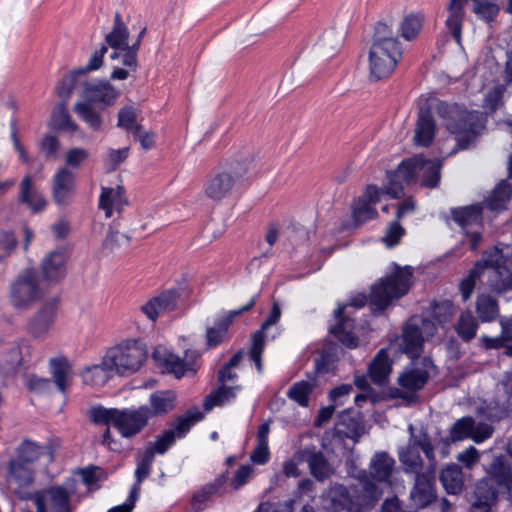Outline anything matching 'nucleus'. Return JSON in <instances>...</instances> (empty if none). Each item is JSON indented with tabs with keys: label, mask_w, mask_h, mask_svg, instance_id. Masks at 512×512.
Returning a JSON list of instances; mask_svg holds the SVG:
<instances>
[{
	"label": "nucleus",
	"mask_w": 512,
	"mask_h": 512,
	"mask_svg": "<svg viewBox=\"0 0 512 512\" xmlns=\"http://www.w3.org/2000/svg\"><path fill=\"white\" fill-rule=\"evenodd\" d=\"M437 113L446 129L455 136L457 148L450 154L467 149L486 128L483 113L469 111L457 103L441 102L437 105Z\"/></svg>",
	"instance_id": "nucleus-1"
},
{
	"label": "nucleus",
	"mask_w": 512,
	"mask_h": 512,
	"mask_svg": "<svg viewBox=\"0 0 512 512\" xmlns=\"http://www.w3.org/2000/svg\"><path fill=\"white\" fill-rule=\"evenodd\" d=\"M441 162L425 159L422 155L413 156L403 161L397 170L388 176L385 193L392 198L403 195V185L420 181L422 186L434 188L441 177Z\"/></svg>",
	"instance_id": "nucleus-2"
},
{
	"label": "nucleus",
	"mask_w": 512,
	"mask_h": 512,
	"mask_svg": "<svg viewBox=\"0 0 512 512\" xmlns=\"http://www.w3.org/2000/svg\"><path fill=\"white\" fill-rule=\"evenodd\" d=\"M401 57V43L392 27L385 22H378L369 50L370 78L378 81L390 76Z\"/></svg>",
	"instance_id": "nucleus-3"
},
{
	"label": "nucleus",
	"mask_w": 512,
	"mask_h": 512,
	"mask_svg": "<svg viewBox=\"0 0 512 512\" xmlns=\"http://www.w3.org/2000/svg\"><path fill=\"white\" fill-rule=\"evenodd\" d=\"M413 273V267L393 263L391 271L372 287L371 302L384 309L393 300L406 295L413 284Z\"/></svg>",
	"instance_id": "nucleus-4"
},
{
	"label": "nucleus",
	"mask_w": 512,
	"mask_h": 512,
	"mask_svg": "<svg viewBox=\"0 0 512 512\" xmlns=\"http://www.w3.org/2000/svg\"><path fill=\"white\" fill-rule=\"evenodd\" d=\"M380 492L370 480H364L360 486L345 487L336 484L329 491V508L335 512H360L362 507L373 504L378 500Z\"/></svg>",
	"instance_id": "nucleus-5"
},
{
	"label": "nucleus",
	"mask_w": 512,
	"mask_h": 512,
	"mask_svg": "<svg viewBox=\"0 0 512 512\" xmlns=\"http://www.w3.org/2000/svg\"><path fill=\"white\" fill-rule=\"evenodd\" d=\"M150 416L151 410L146 406H141L135 410L105 408L92 410V420L95 423L114 426L124 437H132L139 433Z\"/></svg>",
	"instance_id": "nucleus-6"
},
{
	"label": "nucleus",
	"mask_w": 512,
	"mask_h": 512,
	"mask_svg": "<svg viewBox=\"0 0 512 512\" xmlns=\"http://www.w3.org/2000/svg\"><path fill=\"white\" fill-rule=\"evenodd\" d=\"M147 355L145 345L139 340L128 339L107 351L105 365L112 367L118 375H129L141 368Z\"/></svg>",
	"instance_id": "nucleus-7"
},
{
	"label": "nucleus",
	"mask_w": 512,
	"mask_h": 512,
	"mask_svg": "<svg viewBox=\"0 0 512 512\" xmlns=\"http://www.w3.org/2000/svg\"><path fill=\"white\" fill-rule=\"evenodd\" d=\"M436 333L437 326L433 320L413 316L402 329V334L398 338L399 347L410 357H417L423 351L424 342L435 336Z\"/></svg>",
	"instance_id": "nucleus-8"
},
{
	"label": "nucleus",
	"mask_w": 512,
	"mask_h": 512,
	"mask_svg": "<svg viewBox=\"0 0 512 512\" xmlns=\"http://www.w3.org/2000/svg\"><path fill=\"white\" fill-rule=\"evenodd\" d=\"M433 369V362L429 358H423L421 362L416 363L413 367L405 369L398 377L401 388L395 389L393 396L403 399L407 403L415 402L417 400L416 391L425 386Z\"/></svg>",
	"instance_id": "nucleus-9"
},
{
	"label": "nucleus",
	"mask_w": 512,
	"mask_h": 512,
	"mask_svg": "<svg viewBox=\"0 0 512 512\" xmlns=\"http://www.w3.org/2000/svg\"><path fill=\"white\" fill-rule=\"evenodd\" d=\"M42 295L43 289L40 287L38 273L34 268L23 270L11 283L9 299L17 309L30 307Z\"/></svg>",
	"instance_id": "nucleus-10"
},
{
	"label": "nucleus",
	"mask_w": 512,
	"mask_h": 512,
	"mask_svg": "<svg viewBox=\"0 0 512 512\" xmlns=\"http://www.w3.org/2000/svg\"><path fill=\"white\" fill-rule=\"evenodd\" d=\"M238 186L239 182L236 180V176L228 173L219 165L206 176L202 192L206 199L219 204L229 199Z\"/></svg>",
	"instance_id": "nucleus-11"
},
{
	"label": "nucleus",
	"mask_w": 512,
	"mask_h": 512,
	"mask_svg": "<svg viewBox=\"0 0 512 512\" xmlns=\"http://www.w3.org/2000/svg\"><path fill=\"white\" fill-rule=\"evenodd\" d=\"M79 96L81 101L98 104L101 110H105L115 105L120 91L108 80L89 79L80 83Z\"/></svg>",
	"instance_id": "nucleus-12"
},
{
	"label": "nucleus",
	"mask_w": 512,
	"mask_h": 512,
	"mask_svg": "<svg viewBox=\"0 0 512 512\" xmlns=\"http://www.w3.org/2000/svg\"><path fill=\"white\" fill-rule=\"evenodd\" d=\"M72 494L64 487L53 485L30 495L38 512H71Z\"/></svg>",
	"instance_id": "nucleus-13"
},
{
	"label": "nucleus",
	"mask_w": 512,
	"mask_h": 512,
	"mask_svg": "<svg viewBox=\"0 0 512 512\" xmlns=\"http://www.w3.org/2000/svg\"><path fill=\"white\" fill-rule=\"evenodd\" d=\"M202 418L203 414L200 411H187L184 415L179 416L171 424V427L164 431L154 443H150L146 449H153L154 454L165 453L177 438L183 437Z\"/></svg>",
	"instance_id": "nucleus-14"
},
{
	"label": "nucleus",
	"mask_w": 512,
	"mask_h": 512,
	"mask_svg": "<svg viewBox=\"0 0 512 512\" xmlns=\"http://www.w3.org/2000/svg\"><path fill=\"white\" fill-rule=\"evenodd\" d=\"M493 428L487 423H476L472 417L458 419L451 427L449 438L452 442L471 438L476 443H481L490 438Z\"/></svg>",
	"instance_id": "nucleus-15"
},
{
	"label": "nucleus",
	"mask_w": 512,
	"mask_h": 512,
	"mask_svg": "<svg viewBox=\"0 0 512 512\" xmlns=\"http://www.w3.org/2000/svg\"><path fill=\"white\" fill-rule=\"evenodd\" d=\"M179 300V292L175 289H168L148 299L139 309L148 320L155 323L161 314L175 311L178 308Z\"/></svg>",
	"instance_id": "nucleus-16"
},
{
	"label": "nucleus",
	"mask_w": 512,
	"mask_h": 512,
	"mask_svg": "<svg viewBox=\"0 0 512 512\" xmlns=\"http://www.w3.org/2000/svg\"><path fill=\"white\" fill-rule=\"evenodd\" d=\"M436 497L435 471L432 469L424 473H418L410 491L412 506L417 509L425 508L433 503Z\"/></svg>",
	"instance_id": "nucleus-17"
},
{
	"label": "nucleus",
	"mask_w": 512,
	"mask_h": 512,
	"mask_svg": "<svg viewBox=\"0 0 512 512\" xmlns=\"http://www.w3.org/2000/svg\"><path fill=\"white\" fill-rule=\"evenodd\" d=\"M381 194H386L385 188L381 190L373 184L364 188L363 193L352 204V214L355 222L361 224L377 216L374 206L380 201Z\"/></svg>",
	"instance_id": "nucleus-18"
},
{
	"label": "nucleus",
	"mask_w": 512,
	"mask_h": 512,
	"mask_svg": "<svg viewBox=\"0 0 512 512\" xmlns=\"http://www.w3.org/2000/svg\"><path fill=\"white\" fill-rule=\"evenodd\" d=\"M152 359L163 369V372L173 374L176 378H181L189 372L192 374L196 372L194 363L191 360H181L162 345L155 347L152 352Z\"/></svg>",
	"instance_id": "nucleus-19"
},
{
	"label": "nucleus",
	"mask_w": 512,
	"mask_h": 512,
	"mask_svg": "<svg viewBox=\"0 0 512 512\" xmlns=\"http://www.w3.org/2000/svg\"><path fill=\"white\" fill-rule=\"evenodd\" d=\"M75 193V173L68 167L57 170L52 180V196L57 205H68Z\"/></svg>",
	"instance_id": "nucleus-20"
},
{
	"label": "nucleus",
	"mask_w": 512,
	"mask_h": 512,
	"mask_svg": "<svg viewBox=\"0 0 512 512\" xmlns=\"http://www.w3.org/2000/svg\"><path fill=\"white\" fill-rule=\"evenodd\" d=\"M295 458L299 462H307L311 475L319 481H324L333 474V469L324 454L314 446L296 451Z\"/></svg>",
	"instance_id": "nucleus-21"
},
{
	"label": "nucleus",
	"mask_w": 512,
	"mask_h": 512,
	"mask_svg": "<svg viewBox=\"0 0 512 512\" xmlns=\"http://www.w3.org/2000/svg\"><path fill=\"white\" fill-rule=\"evenodd\" d=\"M68 256L62 249L50 251L41 261V273L45 281L57 283L63 279L67 271Z\"/></svg>",
	"instance_id": "nucleus-22"
},
{
	"label": "nucleus",
	"mask_w": 512,
	"mask_h": 512,
	"mask_svg": "<svg viewBox=\"0 0 512 512\" xmlns=\"http://www.w3.org/2000/svg\"><path fill=\"white\" fill-rule=\"evenodd\" d=\"M486 476L502 493L512 496V464L506 457H495L486 469Z\"/></svg>",
	"instance_id": "nucleus-23"
},
{
	"label": "nucleus",
	"mask_w": 512,
	"mask_h": 512,
	"mask_svg": "<svg viewBox=\"0 0 512 512\" xmlns=\"http://www.w3.org/2000/svg\"><path fill=\"white\" fill-rule=\"evenodd\" d=\"M281 317V308L277 301H273L271 311L267 319L262 323L261 329L256 331L252 337V345L249 350V357L255 363L257 370H262L261 354L264 348V331L276 324Z\"/></svg>",
	"instance_id": "nucleus-24"
},
{
	"label": "nucleus",
	"mask_w": 512,
	"mask_h": 512,
	"mask_svg": "<svg viewBox=\"0 0 512 512\" xmlns=\"http://www.w3.org/2000/svg\"><path fill=\"white\" fill-rule=\"evenodd\" d=\"M8 480L18 486L15 493L20 499L30 498V494L23 489L30 486L34 481V470L32 465L16 459L11 460L9 464Z\"/></svg>",
	"instance_id": "nucleus-25"
},
{
	"label": "nucleus",
	"mask_w": 512,
	"mask_h": 512,
	"mask_svg": "<svg viewBox=\"0 0 512 512\" xmlns=\"http://www.w3.org/2000/svg\"><path fill=\"white\" fill-rule=\"evenodd\" d=\"M436 123L427 109H421L418 113L413 142L416 146L428 147L435 138Z\"/></svg>",
	"instance_id": "nucleus-26"
},
{
	"label": "nucleus",
	"mask_w": 512,
	"mask_h": 512,
	"mask_svg": "<svg viewBox=\"0 0 512 512\" xmlns=\"http://www.w3.org/2000/svg\"><path fill=\"white\" fill-rule=\"evenodd\" d=\"M502 493L495 484L485 476L475 487V501L473 509L480 512H487L496 502L498 494Z\"/></svg>",
	"instance_id": "nucleus-27"
},
{
	"label": "nucleus",
	"mask_w": 512,
	"mask_h": 512,
	"mask_svg": "<svg viewBox=\"0 0 512 512\" xmlns=\"http://www.w3.org/2000/svg\"><path fill=\"white\" fill-rule=\"evenodd\" d=\"M127 203L122 186L102 187L99 197V208L104 211L107 218L119 213Z\"/></svg>",
	"instance_id": "nucleus-28"
},
{
	"label": "nucleus",
	"mask_w": 512,
	"mask_h": 512,
	"mask_svg": "<svg viewBox=\"0 0 512 512\" xmlns=\"http://www.w3.org/2000/svg\"><path fill=\"white\" fill-rule=\"evenodd\" d=\"M19 202L28 206L34 213L42 211L47 204L45 198L35 188L30 175H26L20 183Z\"/></svg>",
	"instance_id": "nucleus-29"
},
{
	"label": "nucleus",
	"mask_w": 512,
	"mask_h": 512,
	"mask_svg": "<svg viewBox=\"0 0 512 512\" xmlns=\"http://www.w3.org/2000/svg\"><path fill=\"white\" fill-rule=\"evenodd\" d=\"M410 431H413L412 426L410 427ZM399 461L401 462L405 473H414L415 475L423 473L421 471L423 467V460L417 444L413 440L412 433L408 444L399 451Z\"/></svg>",
	"instance_id": "nucleus-30"
},
{
	"label": "nucleus",
	"mask_w": 512,
	"mask_h": 512,
	"mask_svg": "<svg viewBox=\"0 0 512 512\" xmlns=\"http://www.w3.org/2000/svg\"><path fill=\"white\" fill-rule=\"evenodd\" d=\"M395 461L386 452L374 454L369 465V475L372 479L388 483L394 471Z\"/></svg>",
	"instance_id": "nucleus-31"
},
{
	"label": "nucleus",
	"mask_w": 512,
	"mask_h": 512,
	"mask_svg": "<svg viewBox=\"0 0 512 512\" xmlns=\"http://www.w3.org/2000/svg\"><path fill=\"white\" fill-rule=\"evenodd\" d=\"M74 113L94 132L104 129V117L92 104L85 101H77L73 105Z\"/></svg>",
	"instance_id": "nucleus-32"
},
{
	"label": "nucleus",
	"mask_w": 512,
	"mask_h": 512,
	"mask_svg": "<svg viewBox=\"0 0 512 512\" xmlns=\"http://www.w3.org/2000/svg\"><path fill=\"white\" fill-rule=\"evenodd\" d=\"M56 302L52 301L43 305L32 319L29 330L35 337L46 335L55 317Z\"/></svg>",
	"instance_id": "nucleus-33"
},
{
	"label": "nucleus",
	"mask_w": 512,
	"mask_h": 512,
	"mask_svg": "<svg viewBox=\"0 0 512 512\" xmlns=\"http://www.w3.org/2000/svg\"><path fill=\"white\" fill-rule=\"evenodd\" d=\"M392 371V364L387 351L381 349L369 365V376L376 385H384Z\"/></svg>",
	"instance_id": "nucleus-34"
},
{
	"label": "nucleus",
	"mask_w": 512,
	"mask_h": 512,
	"mask_svg": "<svg viewBox=\"0 0 512 512\" xmlns=\"http://www.w3.org/2000/svg\"><path fill=\"white\" fill-rule=\"evenodd\" d=\"M345 307H339L335 311V317L338 319V324L330 329V332L341 341L348 348H356L359 344L358 338L353 334V324L351 320L343 318V312Z\"/></svg>",
	"instance_id": "nucleus-35"
},
{
	"label": "nucleus",
	"mask_w": 512,
	"mask_h": 512,
	"mask_svg": "<svg viewBox=\"0 0 512 512\" xmlns=\"http://www.w3.org/2000/svg\"><path fill=\"white\" fill-rule=\"evenodd\" d=\"M467 0H449L447 4L448 16L446 26L457 42L461 40L462 23L464 20V3Z\"/></svg>",
	"instance_id": "nucleus-36"
},
{
	"label": "nucleus",
	"mask_w": 512,
	"mask_h": 512,
	"mask_svg": "<svg viewBox=\"0 0 512 512\" xmlns=\"http://www.w3.org/2000/svg\"><path fill=\"white\" fill-rule=\"evenodd\" d=\"M133 235L126 224L116 223L109 228V232L103 242L105 249L113 252L117 249L127 246L132 240Z\"/></svg>",
	"instance_id": "nucleus-37"
},
{
	"label": "nucleus",
	"mask_w": 512,
	"mask_h": 512,
	"mask_svg": "<svg viewBox=\"0 0 512 512\" xmlns=\"http://www.w3.org/2000/svg\"><path fill=\"white\" fill-rule=\"evenodd\" d=\"M482 208L479 205H471L452 210L453 220L461 226L465 232L471 227L480 228Z\"/></svg>",
	"instance_id": "nucleus-38"
},
{
	"label": "nucleus",
	"mask_w": 512,
	"mask_h": 512,
	"mask_svg": "<svg viewBox=\"0 0 512 512\" xmlns=\"http://www.w3.org/2000/svg\"><path fill=\"white\" fill-rule=\"evenodd\" d=\"M440 481L448 494H459L464 485L463 473L456 464L448 465L440 474Z\"/></svg>",
	"instance_id": "nucleus-39"
},
{
	"label": "nucleus",
	"mask_w": 512,
	"mask_h": 512,
	"mask_svg": "<svg viewBox=\"0 0 512 512\" xmlns=\"http://www.w3.org/2000/svg\"><path fill=\"white\" fill-rule=\"evenodd\" d=\"M51 375L57 389L65 393L71 385L72 370L69 363L64 359H52L50 361Z\"/></svg>",
	"instance_id": "nucleus-40"
},
{
	"label": "nucleus",
	"mask_w": 512,
	"mask_h": 512,
	"mask_svg": "<svg viewBox=\"0 0 512 512\" xmlns=\"http://www.w3.org/2000/svg\"><path fill=\"white\" fill-rule=\"evenodd\" d=\"M509 249L510 247L508 245L502 247L496 245L486 250L482 255L481 261L478 263H481L486 271L489 269L503 270L504 266L509 261Z\"/></svg>",
	"instance_id": "nucleus-41"
},
{
	"label": "nucleus",
	"mask_w": 512,
	"mask_h": 512,
	"mask_svg": "<svg viewBox=\"0 0 512 512\" xmlns=\"http://www.w3.org/2000/svg\"><path fill=\"white\" fill-rule=\"evenodd\" d=\"M51 122L54 128L69 133L79 131V125L72 119L67 103L59 102L51 112Z\"/></svg>",
	"instance_id": "nucleus-42"
},
{
	"label": "nucleus",
	"mask_w": 512,
	"mask_h": 512,
	"mask_svg": "<svg viewBox=\"0 0 512 512\" xmlns=\"http://www.w3.org/2000/svg\"><path fill=\"white\" fill-rule=\"evenodd\" d=\"M475 312L481 322H492L499 316V305L496 298L488 294L477 296Z\"/></svg>",
	"instance_id": "nucleus-43"
},
{
	"label": "nucleus",
	"mask_w": 512,
	"mask_h": 512,
	"mask_svg": "<svg viewBox=\"0 0 512 512\" xmlns=\"http://www.w3.org/2000/svg\"><path fill=\"white\" fill-rule=\"evenodd\" d=\"M512 197V186L505 180H502L491 192L486 200L487 207L492 211H502L507 208V204Z\"/></svg>",
	"instance_id": "nucleus-44"
},
{
	"label": "nucleus",
	"mask_w": 512,
	"mask_h": 512,
	"mask_svg": "<svg viewBox=\"0 0 512 512\" xmlns=\"http://www.w3.org/2000/svg\"><path fill=\"white\" fill-rule=\"evenodd\" d=\"M129 31L118 13L115 14V21L112 30L105 36L106 46L114 51L129 46Z\"/></svg>",
	"instance_id": "nucleus-45"
},
{
	"label": "nucleus",
	"mask_w": 512,
	"mask_h": 512,
	"mask_svg": "<svg viewBox=\"0 0 512 512\" xmlns=\"http://www.w3.org/2000/svg\"><path fill=\"white\" fill-rule=\"evenodd\" d=\"M424 21L423 12L408 13L400 24L401 36L407 41L416 39L422 30Z\"/></svg>",
	"instance_id": "nucleus-46"
},
{
	"label": "nucleus",
	"mask_w": 512,
	"mask_h": 512,
	"mask_svg": "<svg viewBox=\"0 0 512 512\" xmlns=\"http://www.w3.org/2000/svg\"><path fill=\"white\" fill-rule=\"evenodd\" d=\"M486 283L496 293L512 291V272L506 269H489Z\"/></svg>",
	"instance_id": "nucleus-47"
},
{
	"label": "nucleus",
	"mask_w": 512,
	"mask_h": 512,
	"mask_svg": "<svg viewBox=\"0 0 512 512\" xmlns=\"http://www.w3.org/2000/svg\"><path fill=\"white\" fill-rule=\"evenodd\" d=\"M114 371L112 367L105 365V357L101 364L86 368L82 373L84 384L93 387L104 385L110 378V372Z\"/></svg>",
	"instance_id": "nucleus-48"
},
{
	"label": "nucleus",
	"mask_w": 512,
	"mask_h": 512,
	"mask_svg": "<svg viewBox=\"0 0 512 512\" xmlns=\"http://www.w3.org/2000/svg\"><path fill=\"white\" fill-rule=\"evenodd\" d=\"M44 454H48L49 458L52 457L47 447L40 446L29 440H24L17 448V455L14 459L32 465Z\"/></svg>",
	"instance_id": "nucleus-49"
},
{
	"label": "nucleus",
	"mask_w": 512,
	"mask_h": 512,
	"mask_svg": "<svg viewBox=\"0 0 512 512\" xmlns=\"http://www.w3.org/2000/svg\"><path fill=\"white\" fill-rule=\"evenodd\" d=\"M253 164V157L250 154L235 155L220 166L228 173L236 176V180L240 183L242 177L249 171Z\"/></svg>",
	"instance_id": "nucleus-50"
},
{
	"label": "nucleus",
	"mask_w": 512,
	"mask_h": 512,
	"mask_svg": "<svg viewBox=\"0 0 512 512\" xmlns=\"http://www.w3.org/2000/svg\"><path fill=\"white\" fill-rule=\"evenodd\" d=\"M478 321L469 310L463 311L456 324L457 335L465 342L471 341L477 333Z\"/></svg>",
	"instance_id": "nucleus-51"
},
{
	"label": "nucleus",
	"mask_w": 512,
	"mask_h": 512,
	"mask_svg": "<svg viewBox=\"0 0 512 512\" xmlns=\"http://www.w3.org/2000/svg\"><path fill=\"white\" fill-rule=\"evenodd\" d=\"M176 396L171 391H158L151 395V415L165 414L174 408Z\"/></svg>",
	"instance_id": "nucleus-52"
},
{
	"label": "nucleus",
	"mask_w": 512,
	"mask_h": 512,
	"mask_svg": "<svg viewBox=\"0 0 512 512\" xmlns=\"http://www.w3.org/2000/svg\"><path fill=\"white\" fill-rule=\"evenodd\" d=\"M82 71H77L76 69L69 71L65 74L61 80L57 83L56 93L58 97L61 99L60 102L67 103L68 99L71 97L76 84L81 75Z\"/></svg>",
	"instance_id": "nucleus-53"
},
{
	"label": "nucleus",
	"mask_w": 512,
	"mask_h": 512,
	"mask_svg": "<svg viewBox=\"0 0 512 512\" xmlns=\"http://www.w3.org/2000/svg\"><path fill=\"white\" fill-rule=\"evenodd\" d=\"M225 383H221V386L208 394L204 400L203 407L206 411L211 410L215 406H221L235 397V389L237 387H226Z\"/></svg>",
	"instance_id": "nucleus-54"
},
{
	"label": "nucleus",
	"mask_w": 512,
	"mask_h": 512,
	"mask_svg": "<svg viewBox=\"0 0 512 512\" xmlns=\"http://www.w3.org/2000/svg\"><path fill=\"white\" fill-rule=\"evenodd\" d=\"M341 38L335 37L332 32H324L314 43L315 52L322 56H329L339 49Z\"/></svg>",
	"instance_id": "nucleus-55"
},
{
	"label": "nucleus",
	"mask_w": 512,
	"mask_h": 512,
	"mask_svg": "<svg viewBox=\"0 0 512 512\" xmlns=\"http://www.w3.org/2000/svg\"><path fill=\"white\" fill-rule=\"evenodd\" d=\"M137 54H138V43H133L131 46H126L125 48H120L119 50H115L111 53L110 58L112 60H120V63L131 71H136L138 62H137Z\"/></svg>",
	"instance_id": "nucleus-56"
},
{
	"label": "nucleus",
	"mask_w": 512,
	"mask_h": 512,
	"mask_svg": "<svg viewBox=\"0 0 512 512\" xmlns=\"http://www.w3.org/2000/svg\"><path fill=\"white\" fill-rule=\"evenodd\" d=\"M154 460V450L153 449H145L143 452L139 453L136 457V484L140 487V483L146 479L150 474V468L152 462Z\"/></svg>",
	"instance_id": "nucleus-57"
},
{
	"label": "nucleus",
	"mask_w": 512,
	"mask_h": 512,
	"mask_svg": "<svg viewBox=\"0 0 512 512\" xmlns=\"http://www.w3.org/2000/svg\"><path fill=\"white\" fill-rule=\"evenodd\" d=\"M481 275L487 277V271L482 266L481 263H476L474 268L469 272L467 277H465L460 283V291L462 295L463 301H467L475 288L476 280L480 278Z\"/></svg>",
	"instance_id": "nucleus-58"
},
{
	"label": "nucleus",
	"mask_w": 512,
	"mask_h": 512,
	"mask_svg": "<svg viewBox=\"0 0 512 512\" xmlns=\"http://www.w3.org/2000/svg\"><path fill=\"white\" fill-rule=\"evenodd\" d=\"M314 389V384L310 381H300L293 384L287 392L290 399L305 407L308 405L309 396Z\"/></svg>",
	"instance_id": "nucleus-59"
},
{
	"label": "nucleus",
	"mask_w": 512,
	"mask_h": 512,
	"mask_svg": "<svg viewBox=\"0 0 512 512\" xmlns=\"http://www.w3.org/2000/svg\"><path fill=\"white\" fill-rule=\"evenodd\" d=\"M473 12L481 19L490 22L498 15L499 8L495 0H472Z\"/></svg>",
	"instance_id": "nucleus-60"
},
{
	"label": "nucleus",
	"mask_w": 512,
	"mask_h": 512,
	"mask_svg": "<svg viewBox=\"0 0 512 512\" xmlns=\"http://www.w3.org/2000/svg\"><path fill=\"white\" fill-rule=\"evenodd\" d=\"M504 92L505 87L500 84L491 88L485 95L483 108L491 113L495 112L503 105Z\"/></svg>",
	"instance_id": "nucleus-61"
},
{
	"label": "nucleus",
	"mask_w": 512,
	"mask_h": 512,
	"mask_svg": "<svg viewBox=\"0 0 512 512\" xmlns=\"http://www.w3.org/2000/svg\"><path fill=\"white\" fill-rule=\"evenodd\" d=\"M231 321V318H227L207 330V343L209 347H214L223 340Z\"/></svg>",
	"instance_id": "nucleus-62"
},
{
	"label": "nucleus",
	"mask_w": 512,
	"mask_h": 512,
	"mask_svg": "<svg viewBox=\"0 0 512 512\" xmlns=\"http://www.w3.org/2000/svg\"><path fill=\"white\" fill-rule=\"evenodd\" d=\"M108 48L105 44L101 45V47L95 50L89 58L86 66L77 68V71H82L81 75L84 76L89 72L97 71L103 66V59L105 54L107 53Z\"/></svg>",
	"instance_id": "nucleus-63"
},
{
	"label": "nucleus",
	"mask_w": 512,
	"mask_h": 512,
	"mask_svg": "<svg viewBox=\"0 0 512 512\" xmlns=\"http://www.w3.org/2000/svg\"><path fill=\"white\" fill-rule=\"evenodd\" d=\"M60 149V143L56 136L46 134L40 141V151L48 159H56Z\"/></svg>",
	"instance_id": "nucleus-64"
}]
</instances>
